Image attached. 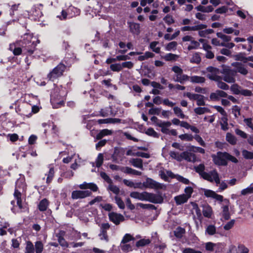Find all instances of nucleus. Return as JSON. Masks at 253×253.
I'll return each mask as SVG.
<instances>
[{"label":"nucleus","instance_id":"f257e3e1","mask_svg":"<svg viewBox=\"0 0 253 253\" xmlns=\"http://www.w3.org/2000/svg\"><path fill=\"white\" fill-rule=\"evenodd\" d=\"M21 42L23 52L28 55H32L37 45L40 43V40L36 37L33 36L32 33H26L21 37V40L18 41Z\"/></svg>","mask_w":253,"mask_h":253},{"label":"nucleus","instance_id":"f03ea898","mask_svg":"<svg viewBox=\"0 0 253 253\" xmlns=\"http://www.w3.org/2000/svg\"><path fill=\"white\" fill-rule=\"evenodd\" d=\"M26 190V184L25 182L24 177H21L16 182L15 189L14 193V197L16 200V203L18 207L21 211H24L26 207L22 203V195L25 192Z\"/></svg>","mask_w":253,"mask_h":253},{"label":"nucleus","instance_id":"7ed1b4c3","mask_svg":"<svg viewBox=\"0 0 253 253\" xmlns=\"http://www.w3.org/2000/svg\"><path fill=\"white\" fill-rule=\"evenodd\" d=\"M130 196L132 198L140 201H148L153 203H160L163 201L161 196L147 192L141 193L132 192L130 193Z\"/></svg>","mask_w":253,"mask_h":253},{"label":"nucleus","instance_id":"20e7f679","mask_svg":"<svg viewBox=\"0 0 253 253\" xmlns=\"http://www.w3.org/2000/svg\"><path fill=\"white\" fill-rule=\"evenodd\" d=\"M213 163L218 166H226L227 164V161L236 163L238 160L234 156L226 152H218L216 154L211 155Z\"/></svg>","mask_w":253,"mask_h":253},{"label":"nucleus","instance_id":"39448f33","mask_svg":"<svg viewBox=\"0 0 253 253\" xmlns=\"http://www.w3.org/2000/svg\"><path fill=\"white\" fill-rule=\"evenodd\" d=\"M171 70L175 73L174 81L175 82L184 84L185 82L189 80V77L183 74V70L180 67L174 66L171 68Z\"/></svg>","mask_w":253,"mask_h":253},{"label":"nucleus","instance_id":"423d86ee","mask_svg":"<svg viewBox=\"0 0 253 253\" xmlns=\"http://www.w3.org/2000/svg\"><path fill=\"white\" fill-rule=\"evenodd\" d=\"M65 68L66 66L64 64L62 63L58 64L48 74L47 78L49 80L54 81L63 75Z\"/></svg>","mask_w":253,"mask_h":253},{"label":"nucleus","instance_id":"0eeeda50","mask_svg":"<svg viewBox=\"0 0 253 253\" xmlns=\"http://www.w3.org/2000/svg\"><path fill=\"white\" fill-rule=\"evenodd\" d=\"M223 74V80L228 83H233L235 82V76L236 72L231 70L229 67H225L223 68L221 72Z\"/></svg>","mask_w":253,"mask_h":253},{"label":"nucleus","instance_id":"6e6552de","mask_svg":"<svg viewBox=\"0 0 253 253\" xmlns=\"http://www.w3.org/2000/svg\"><path fill=\"white\" fill-rule=\"evenodd\" d=\"M206 70L208 72L207 76L209 79L214 81L221 80V77L219 76L220 72L218 69L210 66L207 68Z\"/></svg>","mask_w":253,"mask_h":253},{"label":"nucleus","instance_id":"1a4fd4ad","mask_svg":"<svg viewBox=\"0 0 253 253\" xmlns=\"http://www.w3.org/2000/svg\"><path fill=\"white\" fill-rule=\"evenodd\" d=\"M144 187L145 188L159 189L162 188L163 185L150 178H147L145 181L143 183H141V188H140L143 189Z\"/></svg>","mask_w":253,"mask_h":253},{"label":"nucleus","instance_id":"9d476101","mask_svg":"<svg viewBox=\"0 0 253 253\" xmlns=\"http://www.w3.org/2000/svg\"><path fill=\"white\" fill-rule=\"evenodd\" d=\"M230 203L228 200L225 199L221 204V215L225 220H228L230 218V214L229 211Z\"/></svg>","mask_w":253,"mask_h":253},{"label":"nucleus","instance_id":"9b49d317","mask_svg":"<svg viewBox=\"0 0 253 253\" xmlns=\"http://www.w3.org/2000/svg\"><path fill=\"white\" fill-rule=\"evenodd\" d=\"M91 192L88 190H75L72 192L71 198L73 200L84 199L91 196Z\"/></svg>","mask_w":253,"mask_h":253},{"label":"nucleus","instance_id":"f8f14e48","mask_svg":"<svg viewBox=\"0 0 253 253\" xmlns=\"http://www.w3.org/2000/svg\"><path fill=\"white\" fill-rule=\"evenodd\" d=\"M22 44L21 42L18 41L9 44V49L12 52L14 55H19L22 53L23 50Z\"/></svg>","mask_w":253,"mask_h":253},{"label":"nucleus","instance_id":"ddd939ff","mask_svg":"<svg viewBox=\"0 0 253 253\" xmlns=\"http://www.w3.org/2000/svg\"><path fill=\"white\" fill-rule=\"evenodd\" d=\"M64 92L61 93L59 97H55L54 95H52L51 98V102L52 104L53 108H58L63 105L64 99Z\"/></svg>","mask_w":253,"mask_h":253},{"label":"nucleus","instance_id":"4468645a","mask_svg":"<svg viewBox=\"0 0 253 253\" xmlns=\"http://www.w3.org/2000/svg\"><path fill=\"white\" fill-rule=\"evenodd\" d=\"M204 195L207 197L212 198L216 201L223 203V197L220 195L216 194L214 191L209 189H204L203 190Z\"/></svg>","mask_w":253,"mask_h":253},{"label":"nucleus","instance_id":"2eb2a0df","mask_svg":"<svg viewBox=\"0 0 253 253\" xmlns=\"http://www.w3.org/2000/svg\"><path fill=\"white\" fill-rule=\"evenodd\" d=\"M109 217L110 220L116 225L119 224L124 220L123 215L114 212L109 213Z\"/></svg>","mask_w":253,"mask_h":253},{"label":"nucleus","instance_id":"dca6fc26","mask_svg":"<svg viewBox=\"0 0 253 253\" xmlns=\"http://www.w3.org/2000/svg\"><path fill=\"white\" fill-rule=\"evenodd\" d=\"M43 5L41 3L38 4L33 6L31 9V12L36 18H39L42 16V9Z\"/></svg>","mask_w":253,"mask_h":253},{"label":"nucleus","instance_id":"f3484780","mask_svg":"<svg viewBox=\"0 0 253 253\" xmlns=\"http://www.w3.org/2000/svg\"><path fill=\"white\" fill-rule=\"evenodd\" d=\"M181 161L185 160L189 162H195L196 161V155L192 153L185 151L181 153Z\"/></svg>","mask_w":253,"mask_h":253},{"label":"nucleus","instance_id":"a211bd4d","mask_svg":"<svg viewBox=\"0 0 253 253\" xmlns=\"http://www.w3.org/2000/svg\"><path fill=\"white\" fill-rule=\"evenodd\" d=\"M232 65L236 68V72H239L243 75H246L248 73L247 69L242 63L240 62L233 63Z\"/></svg>","mask_w":253,"mask_h":253},{"label":"nucleus","instance_id":"6ab92c4d","mask_svg":"<svg viewBox=\"0 0 253 253\" xmlns=\"http://www.w3.org/2000/svg\"><path fill=\"white\" fill-rule=\"evenodd\" d=\"M171 125L170 122H163L161 121H159L157 124L158 126L161 127L162 132L166 134L169 133V130L168 127H169Z\"/></svg>","mask_w":253,"mask_h":253},{"label":"nucleus","instance_id":"aec40b11","mask_svg":"<svg viewBox=\"0 0 253 253\" xmlns=\"http://www.w3.org/2000/svg\"><path fill=\"white\" fill-rule=\"evenodd\" d=\"M79 187L81 189H89L93 192H96L98 190V187L93 183H86L85 182L80 184Z\"/></svg>","mask_w":253,"mask_h":253},{"label":"nucleus","instance_id":"412c9836","mask_svg":"<svg viewBox=\"0 0 253 253\" xmlns=\"http://www.w3.org/2000/svg\"><path fill=\"white\" fill-rule=\"evenodd\" d=\"M202 212L204 216L207 218H211L213 213L211 207L208 204L203 206Z\"/></svg>","mask_w":253,"mask_h":253},{"label":"nucleus","instance_id":"4be33fe9","mask_svg":"<svg viewBox=\"0 0 253 253\" xmlns=\"http://www.w3.org/2000/svg\"><path fill=\"white\" fill-rule=\"evenodd\" d=\"M217 174L218 173L216 170H212L209 172L203 173L204 175L202 177L204 179L208 180L211 182H212L214 179V174Z\"/></svg>","mask_w":253,"mask_h":253},{"label":"nucleus","instance_id":"5701e85b","mask_svg":"<svg viewBox=\"0 0 253 253\" xmlns=\"http://www.w3.org/2000/svg\"><path fill=\"white\" fill-rule=\"evenodd\" d=\"M221 246L220 243L214 244L211 242H208L206 244L205 248L207 251L213 252L217 251V249Z\"/></svg>","mask_w":253,"mask_h":253},{"label":"nucleus","instance_id":"b1692460","mask_svg":"<svg viewBox=\"0 0 253 253\" xmlns=\"http://www.w3.org/2000/svg\"><path fill=\"white\" fill-rule=\"evenodd\" d=\"M68 12L69 18L78 15L80 13V9L73 6H70L68 7Z\"/></svg>","mask_w":253,"mask_h":253},{"label":"nucleus","instance_id":"393cba45","mask_svg":"<svg viewBox=\"0 0 253 253\" xmlns=\"http://www.w3.org/2000/svg\"><path fill=\"white\" fill-rule=\"evenodd\" d=\"M188 199V197H187L184 194L179 195L174 197L175 201L178 205L187 202Z\"/></svg>","mask_w":253,"mask_h":253},{"label":"nucleus","instance_id":"a878e982","mask_svg":"<svg viewBox=\"0 0 253 253\" xmlns=\"http://www.w3.org/2000/svg\"><path fill=\"white\" fill-rule=\"evenodd\" d=\"M113 131L111 130H109L108 129H102L100 130L99 132L96 135V139H100L105 136L111 135Z\"/></svg>","mask_w":253,"mask_h":253},{"label":"nucleus","instance_id":"bb28decb","mask_svg":"<svg viewBox=\"0 0 253 253\" xmlns=\"http://www.w3.org/2000/svg\"><path fill=\"white\" fill-rule=\"evenodd\" d=\"M129 28L130 32L134 35H137L140 33V26L138 24L130 23L129 24Z\"/></svg>","mask_w":253,"mask_h":253},{"label":"nucleus","instance_id":"cd10ccee","mask_svg":"<svg viewBox=\"0 0 253 253\" xmlns=\"http://www.w3.org/2000/svg\"><path fill=\"white\" fill-rule=\"evenodd\" d=\"M129 162L134 167L143 169L142 160L141 159L133 158L130 159Z\"/></svg>","mask_w":253,"mask_h":253},{"label":"nucleus","instance_id":"c85d7f7f","mask_svg":"<svg viewBox=\"0 0 253 253\" xmlns=\"http://www.w3.org/2000/svg\"><path fill=\"white\" fill-rule=\"evenodd\" d=\"M189 80L191 83L196 84L204 83L206 81L204 77L198 76L189 77Z\"/></svg>","mask_w":253,"mask_h":253},{"label":"nucleus","instance_id":"c756f323","mask_svg":"<svg viewBox=\"0 0 253 253\" xmlns=\"http://www.w3.org/2000/svg\"><path fill=\"white\" fill-rule=\"evenodd\" d=\"M120 121V120L118 119H112V118H108V119H99L98 120V123L99 124H115L118 123Z\"/></svg>","mask_w":253,"mask_h":253},{"label":"nucleus","instance_id":"7c9ffc66","mask_svg":"<svg viewBox=\"0 0 253 253\" xmlns=\"http://www.w3.org/2000/svg\"><path fill=\"white\" fill-rule=\"evenodd\" d=\"M123 182L125 185L130 187H133L134 188H141V183H134L132 181L127 179H124Z\"/></svg>","mask_w":253,"mask_h":253},{"label":"nucleus","instance_id":"2f4dec72","mask_svg":"<svg viewBox=\"0 0 253 253\" xmlns=\"http://www.w3.org/2000/svg\"><path fill=\"white\" fill-rule=\"evenodd\" d=\"M178 58V56L177 55L171 53H167L164 56H162V58L167 61H176Z\"/></svg>","mask_w":253,"mask_h":253},{"label":"nucleus","instance_id":"473e14b6","mask_svg":"<svg viewBox=\"0 0 253 253\" xmlns=\"http://www.w3.org/2000/svg\"><path fill=\"white\" fill-rule=\"evenodd\" d=\"M194 23L196 24L195 26H190L191 31H198L199 32L200 30L206 29L207 27V26L206 24H199L197 22H195Z\"/></svg>","mask_w":253,"mask_h":253},{"label":"nucleus","instance_id":"72a5a7b5","mask_svg":"<svg viewBox=\"0 0 253 253\" xmlns=\"http://www.w3.org/2000/svg\"><path fill=\"white\" fill-rule=\"evenodd\" d=\"M213 33V30L211 29L200 30L198 32V35L201 37L206 38L209 35Z\"/></svg>","mask_w":253,"mask_h":253},{"label":"nucleus","instance_id":"f704fd0d","mask_svg":"<svg viewBox=\"0 0 253 253\" xmlns=\"http://www.w3.org/2000/svg\"><path fill=\"white\" fill-rule=\"evenodd\" d=\"M154 56V54L149 51L145 52L143 55L138 56L137 60L140 61H142L148 59L149 58H152Z\"/></svg>","mask_w":253,"mask_h":253},{"label":"nucleus","instance_id":"c9c22d12","mask_svg":"<svg viewBox=\"0 0 253 253\" xmlns=\"http://www.w3.org/2000/svg\"><path fill=\"white\" fill-rule=\"evenodd\" d=\"M48 206V201L47 199H42L39 204V209L40 211H45Z\"/></svg>","mask_w":253,"mask_h":253},{"label":"nucleus","instance_id":"e433bc0d","mask_svg":"<svg viewBox=\"0 0 253 253\" xmlns=\"http://www.w3.org/2000/svg\"><path fill=\"white\" fill-rule=\"evenodd\" d=\"M159 42H152L150 44V48L153 51L159 53L160 52V47L159 46Z\"/></svg>","mask_w":253,"mask_h":253},{"label":"nucleus","instance_id":"4c0bfd02","mask_svg":"<svg viewBox=\"0 0 253 253\" xmlns=\"http://www.w3.org/2000/svg\"><path fill=\"white\" fill-rule=\"evenodd\" d=\"M177 46L176 42L173 41L168 43L165 46V49L167 51H174L176 50Z\"/></svg>","mask_w":253,"mask_h":253},{"label":"nucleus","instance_id":"58836bf2","mask_svg":"<svg viewBox=\"0 0 253 253\" xmlns=\"http://www.w3.org/2000/svg\"><path fill=\"white\" fill-rule=\"evenodd\" d=\"M227 118L226 116H223L221 118V121L220 122V124L221 126V129L223 130H227L228 128V123H227Z\"/></svg>","mask_w":253,"mask_h":253},{"label":"nucleus","instance_id":"ea45409f","mask_svg":"<svg viewBox=\"0 0 253 253\" xmlns=\"http://www.w3.org/2000/svg\"><path fill=\"white\" fill-rule=\"evenodd\" d=\"M124 172L126 173H130L136 175H140L141 174V172L139 171L138 170L133 169L129 167H125L124 169Z\"/></svg>","mask_w":253,"mask_h":253},{"label":"nucleus","instance_id":"a19ab883","mask_svg":"<svg viewBox=\"0 0 253 253\" xmlns=\"http://www.w3.org/2000/svg\"><path fill=\"white\" fill-rule=\"evenodd\" d=\"M200 44L199 42L198 41H195L194 39L191 41L190 42V44L187 47V49L188 50H191L192 49H196L198 48V47L200 46Z\"/></svg>","mask_w":253,"mask_h":253},{"label":"nucleus","instance_id":"79ce46f5","mask_svg":"<svg viewBox=\"0 0 253 253\" xmlns=\"http://www.w3.org/2000/svg\"><path fill=\"white\" fill-rule=\"evenodd\" d=\"M210 112V110L206 107H197L194 109V112L198 115H202Z\"/></svg>","mask_w":253,"mask_h":253},{"label":"nucleus","instance_id":"37998d69","mask_svg":"<svg viewBox=\"0 0 253 253\" xmlns=\"http://www.w3.org/2000/svg\"><path fill=\"white\" fill-rule=\"evenodd\" d=\"M54 174V171L53 168H50L48 172L45 174L47 175L46 183H49L52 181Z\"/></svg>","mask_w":253,"mask_h":253},{"label":"nucleus","instance_id":"c03bdc74","mask_svg":"<svg viewBox=\"0 0 253 253\" xmlns=\"http://www.w3.org/2000/svg\"><path fill=\"white\" fill-rule=\"evenodd\" d=\"M216 233V227L214 225H208L206 229V233L209 235H213Z\"/></svg>","mask_w":253,"mask_h":253},{"label":"nucleus","instance_id":"a18cd8bd","mask_svg":"<svg viewBox=\"0 0 253 253\" xmlns=\"http://www.w3.org/2000/svg\"><path fill=\"white\" fill-rule=\"evenodd\" d=\"M151 243V241L149 239H143L139 240L136 243V246L137 247H143L145 245H148Z\"/></svg>","mask_w":253,"mask_h":253},{"label":"nucleus","instance_id":"49530a36","mask_svg":"<svg viewBox=\"0 0 253 253\" xmlns=\"http://www.w3.org/2000/svg\"><path fill=\"white\" fill-rule=\"evenodd\" d=\"M120 248L124 252H128L132 251V246L127 243H121Z\"/></svg>","mask_w":253,"mask_h":253},{"label":"nucleus","instance_id":"de8ad7c7","mask_svg":"<svg viewBox=\"0 0 253 253\" xmlns=\"http://www.w3.org/2000/svg\"><path fill=\"white\" fill-rule=\"evenodd\" d=\"M216 36H217L218 38H220L221 40H222L224 42H228L230 41L231 40V37L230 36L225 35L220 32L217 33Z\"/></svg>","mask_w":253,"mask_h":253},{"label":"nucleus","instance_id":"09e8293b","mask_svg":"<svg viewBox=\"0 0 253 253\" xmlns=\"http://www.w3.org/2000/svg\"><path fill=\"white\" fill-rule=\"evenodd\" d=\"M36 253H42L43 249V245L41 241H37L35 243Z\"/></svg>","mask_w":253,"mask_h":253},{"label":"nucleus","instance_id":"8fccbe9b","mask_svg":"<svg viewBox=\"0 0 253 253\" xmlns=\"http://www.w3.org/2000/svg\"><path fill=\"white\" fill-rule=\"evenodd\" d=\"M25 253H34V246L30 241L27 242Z\"/></svg>","mask_w":253,"mask_h":253},{"label":"nucleus","instance_id":"3c124183","mask_svg":"<svg viewBox=\"0 0 253 253\" xmlns=\"http://www.w3.org/2000/svg\"><path fill=\"white\" fill-rule=\"evenodd\" d=\"M236 60L240 61L243 63H247V57L243 53H239L234 56Z\"/></svg>","mask_w":253,"mask_h":253},{"label":"nucleus","instance_id":"603ef678","mask_svg":"<svg viewBox=\"0 0 253 253\" xmlns=\"http://www.w3.org/2000/svg\"><path fill=\"white\" fill-rule=\"evenodd\" d=\"M104 160L103 155L102 153H99L95 161L96 166L98 168L100 167L103 164Z\"/></svg>","mask_w":253,"mask_h":253},{"label":"nucleus","instance_id":"864d4df0","mask_svg":"<svg viewBox=\"0 0 253 253\" xmlns=\"http://www.w3.org/2000/svg\"><path fill=\"white\" fill-rule=\"evenodd\" d=\"M173 111L175 114L181 119H184L185 117V115L182 112L181 109L178 107H175L173 108Z\"/></svg>","mask_w":253,"mask_h":253},{"label":"nucleus","instance_id":"5fc2aeb1","mask_svg":"<svg viewBox=\"0 0 253 253\" xmlns=\"http://www.w3.org/2000/svg\"><path fill=\"white\" fill-rule=\"evenodd\" d=\"M196 171L199 173L202 177L204 175L203 173H206L207 172L204 171L205 166L204 164H200L195 168Z\"/></svg>","mask_w":253,"mask_h":253},{"label":"nucleus","instance_id":"6e6d98bb","mask_svg":"<svg viewBox=\"0 0 253 253\" xmlns=\"http://www.w3.org/2000/svg\"><path fill=\"white\" fill-rule=\"evenodd\" d=\"M110 69L114 72H119L122 70L121 63H115L111 64L110 66Z\"/></svg>","mask_w":253,"mask_h":253},{"label":"nucleus","instance_id":"4d7b16f0","mask_svg":"<svg viewBox=\"0 0 253 253\" xmlns=\"http://www.w3.org/2000/svg\"><path fill=\"white\" fill-rule=\"evenodd\" d=\"M100 114L102 116L106 117L112 115L113 113L112 112L111 108L109 107L105 109H101Z\"/></svg>","mask_w":253,"mask_h":253},{"label":"nucleus","instance_id":"13d9d810","mask_svg":"<svg viewBox=\"0 0 253 253\" xmlns=\"http://www.w3.org/2000/svg\"><path fill=\"white\" fill-rule=\"evenodd\" d=\"M108 189L116 195L118 194L120 192V189L119 187L116 185H113L112 183H109Z\"/></svg>","mask_w":253,"mask_h":253},{"label":"nucleus","instance_id":"bf43d9fd","mask_svg":"<svg viewBox=\"0 0 253 253\" xmlns=\"http://www.w3.org/2000/svg\"><path fill=\"white\" fill-rule=\"evenodd\" d=\"M226 140L231 144L234 145L236 143V139L234 136L228 133L226 134Z\"/></svg>","mask_w":253,"mask_h":253},{"label":"nucleus","instance_id":"052dcab7","mask_svg":"<svg viewBox=\"0 0 253 253\" xmlns=\"http://www.w3.org/2000/svg\"><path fill=\"white\" fill-rule=\"evenodd\" d=\"M190 150L195 153H200L201 154H204L205 153V149L200 147L191 146L190 147Z\"/></svg>","mask_w":253,"mask_h":253},{"label":"nucleus","instance_id":"680f3d73","mask_svg":"<svg viewBox=\"0 0 253 253\" xmlns=\"http://www.w3.org/2000/svg\"><path fill=\"white\" fill-rule=\"evenodd\" d=\"M179 138L182 140L190 141L193 140V136L191 134L185 133L179 135Z\"/></svg>","mask_w":253,"mask_h":253},{"label":"nucleus","instance_id":"e2e57ef3","mask_svg":"<svg viewBox=\"0 0 253 253\" xmlns=\"http://www.w3.org/2000/svg\"><path fill=\"white\" fill-rule=\"evenodd\" d=\"M115 200L116 203L118 206L119 208L121 209H124L125 208V205L124 202L122 200L121 198L116 196L115 197Z\"/></svg>","mask_w":253,"mask_h":253},{"label":"nucleus","instance_id":"0e129e2a","mask_svg":"<svg viewBox=\"0 0 253 253\" xmlns=\"http://www.w3.org/2000/svg\"><path fill=\"white\" fill-rule=\"evenodd\" d=\"M241 87L237 84H233L231 85L230 89L235 94H239L241 92Z\"/></svg>","mask_w":253,"mask_h":253},{"label":"nucleus","instance_id":"69168bd1","mask_svg":"<svg viewBox=\"0 0 253 253\" xmlns=\"http://www.w3.org/2000/svg\"><path fill=\"white\" fill-rule=\"evenodd\" d=\"M242 155L244 157L247 159H253V152L244 150L242 151Z\"/></svg>","mask_w":253,"mask_h":253},{"label":"nucleus","instance_id":"338daca9","mask_svg":"<svg viewBox=\"0 0 253 253\" xmlns=\"http://www.w3.org/2000/svg\"><path fill=\"white\" fill-rule=\"evenodd\" d=\"M182 253H202L200 251H197L190 248H182Z\"/></svg>","mask_w":253,"mask_h":253},{"label":"nucleus","instance_id":"774afa93","mask_svg":"<svg viewBox=\"0 0 253 253\" xmlns=\"http://www.w3.org/2000/svg\"><path fill=\"white\" fill-rule=\"evenodd\" d=\"M238 253H249V249L244 245L240 244L238 246Z\"/></svg>","mask_w":253,"mask_h":253}]
</instances>
